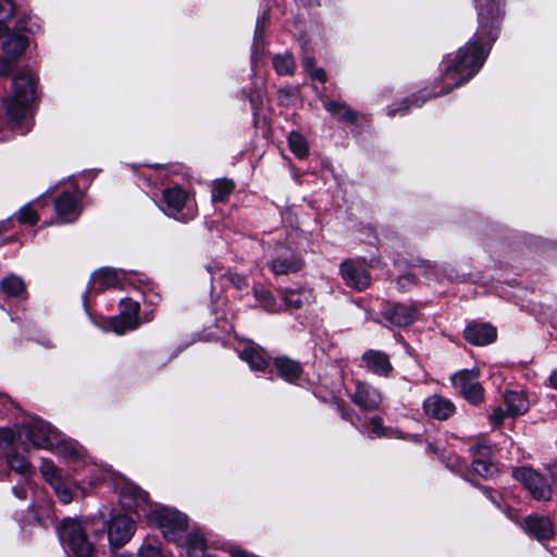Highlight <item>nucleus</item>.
<instances>
[{"instance_id": "nucleus-1", "label": "nucleus", "mask_w": 557, "mask_h": 557, "mask_svg": "<svg viewBox=\"0 0 557 557\" xmlns=\"http://www.w3.org/2000/svg\"><path fill=\"white\" fill-rule=\"evenodd\" d=\"M479 28L474 38L470 40L463 48L459 49L455 63L449 65L443 78L455 79L456 75H460L453 85L443 94H447L456 87L461 86L484 64L491 45L496 40L497 26L502 15V0H476Z\"/></svg>"}, {"instance_id": "nucleus-2", "label": "nucleus", "mask_w": 557, "mask_h": 557, "mask_svg": "<svg viewBox=\"0 0 557 557\" xmlns=\"http://www.w3.org/2000/svg\"><path fill=\"white\" fill-rule=\"evenodd\" d=\"M37 77L29 72H21L14 76L12 94L3 99V106L13 128L21 134L27 133L32 125L28 120L30 103L36 96Z\"/></svg>"}, {"instance_id": "nucleus-3", "label": "nucleus", "mask_w": 557, "mask_h": 557, "mask_svg": "<svg viewBox=\"0 0 557 557\" xmlns=\"http://www.w3.org/2000/svg\"><path fill=\"white\" fill-rule=\"evenodd\" d=\"M59 539L66 552L75 557H92L99 554L97 545L87 536V528L75 519H64L59 528Z\"/></svg>"}, {"instance_id": "nucleus-4", "label": "nucleus", "mask_w": 557, "mask_h": 557, "mask_svg": "<svg viewBox=\"0 0 557 557\" xmlns=\"http://www.w3.org/2000/svg\"><path fill=\"white\" fill-rule=\"evenodd\" d=\"M189 194L177 185L168 187L162 191L161 209L166 215L175 220L188 222L194 219L195 210L189 206Z\"/></svg>"}, {"instance_id": "nucleus-5", "label": "nucleus", "mask_w": 557, "mask_h": 557, "mask_svg": "<svg viewBox=\"0 0 557 557\" xmlns=\"http://www.w3.org/2000/svg\"><path fill=\"white\" fill-rule=\"evenodd\" d=\"M150 519L157 523L168 541H182L188 527L187 516L170 508L154 509L150 513Z\"/></svg>"}, {"instance_id": "nucleus-6", "label": "nucleus", "mask_w": 557, "mask_h": 557, "mask_svg": "<svg viewBox=\"0 0 557 557\" xmlns=\"http://www.w3.org/2000/svg\"><path fill=\"white\" fill-rule=\"evenodd\" d=\"M479 368L457 371L451 377L453 387L470 404L480 405L484 400L485 391L480 383Z\"/></svg>"}, {"instance_id": "nucleus-7", "label": "nucleus", "mask_w": 557, "mask_h": 557, "mask_svg": "<svg viewBox=\"0 0 557 557\" xmlns=\"http://www.w3.org/2000/svg\"><path fill=\"white\" fill-rule=\"evenodd\" d=\"M40 473L62 504L72 503L74 483L71 479L64 478L62 471L52 461L42 460Z\"/></svg>"}, {"instance_id": "nucleus-8", "label": "nucleus", "mask_w": 557, "mask_h": 557, "mask_svg": "<svg viewBox=\"0 0 557 557\" xmlns=\"http://www.w3.org/2000/svg\"><path fill=\"white\" fill-rule=\"evenodd\" d=\"M23 428L27 441L34 447L48 450L53 448V443L58 440L59 432L49 423L32 417Z\"/></svg>"}, {"instance_id": "nucleus-9", "label": "nucleus", "mask_w": 557, "mask_h": 557, "mask_svg": "<svg viewBox=\"0 0 557 557\" xmlns=\"http://www.w3.org/2000/svg\"><path fill=\"white\" fill-rule=\"evenodd\" d=\"M108 541L112 550L124 546L135 533L134 520L124 515L117 513L107 522Z\"/></svg>"}, {"instance_id": "nucleus-10", "label": "nucleus", "mask_w": 557, "mask_h": 557, "mask_svg": "<svg viewBox=\"0 0 557 557\" xmlns=\"http://www.w3.org/2000/svg\"><path fill=\"white\" fill-rule=\"evenodd\" d=\"M512 476L520 481L536 500H548L552 497V488L545 479L528 467H519L512 470Z\"/></svg>"}, {"instance_id": "nucleus-11", "label": "nucleus", "mask_w": 557, "mask_h": 557, "mask_svg": "<svg viewBox=\"0 0 557 557\" xmlns=\"http://www.w3.org/2000/svg\"><path fill=\"white\" fill-rule=\"evenodd\" d=\"M269 267L275 275H287L299 271L302 261L290 248L281 246L276 249V256Z\"/></svg>"}, {"instance_id": "nucleus-12", "label": "nucleus", "mask_w": 557, "mask_h": 557, "mask_svg": "<svg viewBox=\"0 0 557 557\" xmlns=\"http://www.w3.org/2000/svg\"><path fill=\"white\" fill-rule=\"evenodd\" d=\"M58 219L62 223L75 221L81 214L79 197L76 191H64L54 201Z\"/></svg>"}, {"instance_id": "nucleus-13", "label": "nucleus", "mask_w": 557, "mask_h": 557, "mask_svg": "<svg viewBox=\"0 0 557 557\" xmlns=\"http://www.w3.org/2000/svg\"><path fill=\"white\" fill-rule=\"evenodd\" d=\"M341 273L345 283L357 290H363L370 285V276L366 269L352 260H346L341 264Z\"/></svg>"}, {"instance_id": "nucleus-14", "label": "nucleus", "mask_w": 557, "mask_h": 557, "mask_svg": "<svg viewBox=\"0 0 557 557\" xmlns=\"http://www.w3.org/2000/svg\"><path fill=\"white\" fill-rule=\"evenodd\" d=\"M124 276L122 271L103 268L95 271L90 277L88 287L90 292L102 293L107 288L119 287Z\"/></svg>"}, {"instance_id": "nucleus-15", "label": "nucleus", "mask_w": 557, "mask_h": 557, "mask_svg": "<svg viewBox=\"0 0 557 557\" xmlns=\"http://www.w3.org/2000/svg\"><path fill=\"white\" fill-rule=\"evenodd\" d=\"M352 401L363 410L372 411L379 408L382 403L381 392L364 382H357L356 391L352 394Z\"/></svg>"}, {"instance_id": "nucleus-16", "label": "nucleus", "mask_w": 557, "mask_h": 557, "mask_svg": "<svg viewBox=\"0 0 557 557\" xmlns=\"http://www.w3.org/2000/svg\"><path fill=\"white\" fill-rule=\"evenodd\" d=\"M424 413L436 420H447L456 411L454 403L441 395L434 394L423 401Z\"/></svg>"}, {"instance_id": "nucleus-17", "label": "nucleus", "mask_w": 557, "mask_h": 557, "mask_svg": "<svg viewBox=\"0 0 557 557\" xmlns=\"http://www.w3.org/2000/svg\"><path fill=\"white\" fill-rule=\"evenodd\" d=\"M467 342L475 346H485L496 341L497 330L488 323H472L465 331Z\"/></svg>"}, {"instance_id": "nucleus-18", "label": "nucleus", "mask_w": 557, "mask_h": 557, "mask_svg": "<svg viewBox=\"0 0 557 557\" xmlns=\"http://www.w3.org/2000/svg\"><path fill=\"white\" fill-rule=\"evenodd\" d=\"M121 502L129 510L145 512L148 507V494L136 485H126L121 491Z\"/></svg>"}, {"instance_id": "nucleus-19", "label": "nucleus", "mask_w": 557, "mask_h": 557, "mask_svg": "<svg viewBox=\"0 0 557 557\" xmlns=\"http://www.w3.org/2000/svg\"><path fill=\"white\" fill-rule=\"evenodd\" d=\"M524 531L537 540H547L554 535V527L548 517L529 516L523 523Z\"/></svg>"}, {"instance_id": "nucleus-20", "label": "nucleus", "mask_w": 557, "mask_h": 557, "mask_svg": "<svg viewBox=\"0 0 557 557\" xmlns=\"http://www.w3.org/2000/svg\"><path fill=\"white\" fill-rule=\"evenodd\" d=\"M364 367L376 375L387 376L392 370L389 357L379 350H368L362 355Z\"/></svg>"}, {"instance_id": "nucleus-21", "label": "nucleus", "mask_w": 557, "mask_h": 557, "mask_svg": "<svg viewBox=\"0 0 557 557\" xmlns=\"http://www.w3.org/2000/svg\"><path fill=\"white\" fill-rule=\"evenodd\" d=\"M58 456L69 460L78 461L85 457V449L74 440H62L58 435V440L53 443V448L50 449Z\"/></svg>"}, {"instance_id": "nucleus-22", "label": "nucleus", "mask_w": 557, "mask_h": 557, "mask_svg": "<svg viewBox=\"0 0 557 557\" xmlns=\"http://www.w3.org/2000/svg\"><path fill=\"white\" fill-rule=\"evenodd\" d=\"M475 453L479 456L472 461L473 472L484 479L493 478L498 472V468L487 458L491 453L490 447L479 445Z\"/></svg>"}, {"instance_id": "nucleus-23", "label": "nucleus", "mask_w": 557, "mask_h": 557, "mask_svg": "<svg viewBox=\"0 0 557 557\" xmlns=\"http://www.w3.org/2000/svg\"><path fill=\"white\" fill-rule=\"evenodd\" d=\"M384 317L393 325L406 326L414 321L416 310L410 306L397 304L386 308Z\"/></svg>"}, {"instance_id": "nucleus-24", "label": "nucleus", "mask_w": 557, "mask_h": 557, "mask_svg": "<svg viewBox=\"0 0 557 557\" xmlns=\"http://www.w3.org/2000/svg\"><path fill=\"white\" fill-rule=\"evenodd\" d=\"M275 369L277 370L278 375L288 382H294L297 380L301 372V366L299 362L292 360L287 357H277L274 360Z\"/></svg>"}, {"instance_id": "nucleus-25", "label": "nucleus", "mask_w": 557, "mask_h": 557, "mask_svg": "<svg viewBox=\"0 0 557 557\" xmlns=\"http://www.w3.org/2000/svg\"><path fill=\"white\" fill-rule=\"evenodd\" d=\"M239 357L246 361L253 371H264L268 367L264 351L260 347L248 346L240 351Z\"/></svg>"}, {"instance_id": "nucleus-26", "label": "nucleus", "mask_w": 557, "mask_h": 557, "mask_svg": "<svg viewBox=\"0 0 557 557\" xmlns=\"http://www.w3.org/2000/svg\"><path fill=\"white\" fill-rule=\"evenodd\" d=\"M504 400L509 416H520L525 413L529 409V403L522 393L513 391L506 392Z\"/></svg>"}, {"instance_id": "nucleus-27", "label": "nucleus", "mask_w": 557, "mask_h": 557, "mask_svg": "<svg viewBox=\"0 0 557 557\" xmlns=\"http://www.w3.org/2000/svg\"><path fill=\"white\" fill-rule=\"evenodd\" d=\"M282 297L289 309H300L311 301L312 295L307 289H286Z\"/></svg>"}, {"instance_id": "nucleus-28", "label": "nucleus", "mask_w": 557, "mask_h": 557, "mask_svg": "<svg viewBox=\"0 0 557 557\" xmlns=\"http://www.w3.org/2000/svg\"><path fill=\"white\" fill-rule=\"evenodd\" d=\"M324 109L339 121L352 124L357 120L356 113L345 102L329 100L324 102Z\"/></svg>"}, {"instance_id": "nucleus-29", "label": "nucleus", "mask_w": 557, "mask_h": 557, "mask_svg": "<svg viewBox=\"0 0 557 557\" xmlns=\"http://www.w3.org/2000/svg\"><path fill=\"white\" fill-rule=\"evenodd\" d=\"M28 46V38L23 34H9L2 47L7 55L16 57Z\"/></svg>"}, {"instance_id": "nucleus-30", "label": "nucleus", "mask_w": 557, "mask_h": 557, "mask_svg": "<svg viewBox=\"0 0 557 557\" xmlns=\"http://www.w3.org/2000/svg\"><path fill=\"white\" fill-rule=\"evenodd\" d=\"M0 287L9 297H20L26 292L24 281L15 274L5 276L1 281Z\"/></svg>"}, {"instance_id": "nucleus-31", "label": "nucleus", "mask_w": 557, "mask_h": 557, "mask_svg": "<svg viewBox=\"0 0 557 557\" xmlns=\"http://www.w3.org/2000/svg\"><path fill=\"white\" fill-rule=\"evenodd\" d=\"M180 546L185 547L186 553L193 556L206 550L207 541L201 533L191 532L180 543Z\"/></svg>"}, {"instance_id": "nucleus-32", "label": "nucleus", "mask_w": 557, "mask_h": 557, "mask_svg": "<svg viewBox=\"0 0 557 557\" xmlns=\"http://www.w3.org/2000/svg\"><path fill=\"white\" fill-rule=\"evenodd\" d=\"M139 319L127 318V314L120 313L110 320L111 330L117 335L125 334L128 331H133L139 326Z\"/></svg>"}, {"instance_id": "nucleus-33", "label": "nucleus", "mask_w": 557, "mask_h": 557, "mask_svg": "<svg viewBox=\"0 0 557 557\" xmlns=\"http://www.w3.org/2000/svg\"><path fill=\"white\" fill-rule=\"evenodd\" d=\"M273 66L280 75H292L294 74L296 63L290 53L276 54L272 60Z\"/></svg>"}, {"instance_id": "nucleus-34", "label": "nucleus", "mask_w": 557, "mask_h": 557, "mask_svg": "<svg viewBox=\"0 0 557 557\" xmlns=\"http://www.w3.org/2000/svg\"><path fill=\"white\" fill-rule=\"evenodd\" d=\"M288 146L292 152L299 159H305L308 156L309 147L306 138L297 133L292 132L288 135Z\"/></svg>"}, {"instance_id": "nucleus-35", "label": "nucleus", "mask_w": 557, "mask_h": 557, "mask_svg": "<svg viewBox=\"0 0 557 557\" xmlns=\"http://www.w3.org/2000/svg\"><path fill=\"white\" fill-rule=\"evenodd\" d=\"M234 187V183L230 180L223 178L215 181L211 191L212 201H225L226 198L233 193Z\"/></svg>"}, {"instance_id": "nucleus-36", "label": "nucleus", "mask_w": 557, "mask_h": 557, "mask_svg": "<svg viewBox=\"0 0 557 557\" xmlns=\"http://www.w3.org/2000/svg\"><path fill=\"white\" fill-rule=\"evenodd\" d=\"M8 465L13 471L23 476H28L32 473V466L29 461L18 454L8 456Z\"/></svg>"}, {"instance_id": "nucleus-37", "label": "nucleus", "mask_w": 557, "mask_h": 557, "mask_svg": "<svg viewBox=\"0 0 557 557\" xmlns=\"http://www.w3.org/2000/svg\"><path fill=\"white\" fill-rule=\"evenodd\" d=\"M16 218L21 224H29V225H35L39 220L38 213L33 208L32 202L23 206L20 209V211L17 212Z\"/></svg>"}, {"instance_id": "nucleus-38", "label": "nucleus", "mask_w": 557, "mask_h": 557, "mask_svg": "<svg viewBox=\"0 0 557 557\" xmlns=\"http://www.w3.org/2000/svg\"><path fill=\"white\" fill-rule=\"evenodd\" d=\"M253 293L257 300H259L268 311L275 310V299L268 289L255 287Z\"/></svg>"}, {"instance_id": "nucleus-39", "label": "nucleus", "mask_w": 557, "mask_h": 557, "mask_svg": "<svg viewBox=\"0 0 557 557\" xmlns=\"http://www.w3.org/2000/svg\"><path fill=\"white\" fill-rule=\"evenodd\" d=\"M161 549L159 545L150 540H147L138 550V557H160Z\"/></svg>"}, {"instance_id": "nucleus-40", "label": "nucleus", "mask_w": 557, "mask_h": 557, "mask_svg": "<svg viewBox=\"0 0 557 557\" xmlns=\"http://www.w3.org/2000/svg\"><path fill=\"white\" fill-rule=\"evenodd\" d=\"M139 305L131 299H124L121 301V313L127 314V318L138 319Z\"/></svg>"}, {"instance_id": "nucleus-41", "label": "nucleus", "mask_w": 557, "mask_h": 557, "mask_svg": "<svg viewBox=\"0 0 557 557\" xmlns=\"http://www.w3.org/2000/svg\"><path fill=\"white\" fill-rule=\"evenodd\" d=\"M224 276L238 290H242V289L248 287L247 278L244 275H240L238 273L228 272Z\"/></svg>"}, {"instance_id": "nucleus-42", "label": "nucleus", "mask_w": 557, "mask_h": 557, "mask_svg": "<svg viewBox=\"0 0 557 557\" xmlns=\"http://www.w3.org/2000/svg\"><path fill=\"white\" fill-rule=\"evenodd\" d=\"M509 416L507 413V410L504 411L500 407H497L493 410L492 414L490 416V421L494 424V426L498 428L503 424L504 419Z\"/></svg>"}, {"instance_id": "nucleus-43", "label": "nucleus", "mask_w": 557, "mask_h": 557, "mask_svg": "<svg viewBox=\"0 0 557 557\" xmlns=\"http://www.w3.org/2000/svg\"><path fill=\"white\" fill-rule=\"evenodd\" d=\"M14 12L15 8L11 0H0V16L9 18Z\"/></svg>"}, {"instance_id": "nucleus-44", "label": "nucleus", "mask_w": 557, "mask_h": 557, "mask_svg": "<svg viewBox=\"0 0 557 557\" xmlns=\"http://www.w3.org/2000/svg\"><path fill=\"white\" fill-rule=\"evenodd\" d=\"M14 434L9 429H0V448H5L13 443Z\"/></svg>"}, {"instance_id": "nucleus-45", "label": "nucleus", "mask_w": 557, "mask_h": 557, "mask_svg": "<svg viewBox=\"0 0 557 557\" xmlns=\"http://www.w3.org/2000/svg\"><path fill=\"white\" fill-rule=\"evenodd\" d=\"M14 67V62L10 59L0 58V76L9 74Z\"/></svg>"}, {"instance_id": "nucleus-46", "label": "nucleus", "mask_w": 557, "mask_h": 557, "mask_svg": "<svg viewBox=\"0 0 557 557\" xmlns=\"http://www.w3.org/2000/svg\"><path fill=\"white\" fill-rule=\"evenodd\" d=\"M371 425H372V431L374 434H376L377 436L383 435V423H382L381 418H379V417L372 418Z\"/></svg>"}, {"instance_id": "nucleus-47", "label": "nucleus", "mask_w": 557, "mask_h": 557, "mask_svg": "<svg viewBox=\"0 0 557 557\" xmlns=\"http://www.w3.org/2000/svg\"><path fill=\"white\" fill-rule=\"evenodd\" d=\"M310 76L314 79H318L320 81L321 83H325L326 82V73L323 69H315V70H312L311 73H310Z\"/></svg>"}, {"instance_id": "nucleus-48", "label": "nucleus", "mask_w": 557, "mask_h": 557, "mask_svg": "<svg viewBox=\"0 0 557 557\" xmlns=\"http://www.w3.org/2000/svg\"><path fill=\"white\" fill-rule=\"evenodd\" d=\"M265 16H263L262 18H259L257 21V25H256V32H255V38L258 39L262 36V33H263V27H264V23H265Z\"/></svg>"}, {"instance_id": "nucleus-49", "label": "nucleus", "mask_w": 557, "mask_h": 557, "mask_svg": "<svg viewBox=\"0 0 557 557\" xmlns=\"http://www.w3.org/2000/svg\"><path fill=\"white\" fill-rule=\"evenodd\" d=\"M548 385L552 388L557 389V369L552 372V374L548 377Z\"/></svg>"}, {"instance_id": "nucleus-50", "label": "nucleus", "mask_w": 557, "mask_h": 557, "mask_svg": "<svg viewBox=\"0 0 557 557\" xmlns=\"http://www.w3.org/2000/svg\"><path fill=\"white\" fill-rule=\"evenodd\" d=\"M228 553L231 554V557H247L246 552L236 547H232V549H230Z\"/></svg>"}, {"instance_id": "nucleus-51", "label": "nucleus", "mask_w": 557, "mask_h": 557, "mask_svg": "<svg viewBox=\"0 0 557 557\" xmlns=\"http://www.w3.org/2000/svg\"><path fill=\"white\" fill-rule=\"evenodd\" d=\"M12 492L14 493V495L21 499H24L26 498V491L23 488V487H17V486H14L12 488Z\"/></svg>"}, {"instance_id": "nucleus-52", "label": "nucleus", "mask_w": 557, "mask_h": 557, "mask_svg": "<svg viewBox=\"0 0 557 557\" xmlns=\"http://www.w3.org/2000/svg\"><path fill=\"white\" fill-rule=\"evenodd\" d=\"M549 472L552 474L553 478H555L557 480V460H555L554 462H552L549 465Z\"/></svg>"}, {"instance_id": "nucleus-53", "label": "nucleus", "mask_w": 557, "mask_h": 557, "mask_svg": "<svg viewBox=\"0 0 557 557\" xmlns=\"http://www.w3.org/2000/svg\"><path fill=\"white\" fill-rule=\"evenodd\" d=\"M313 64H314V61H313V59H312V58L307 57V58H305V59H304V66H305L306 69H311V70H313Z\"/></svg>"}, {"instance_id": "nucleus-54", "label": "nucleus", "mask_w": 557, "mask_h": 557, "mask_svg": "<svg viewBox=\"0 0 557 557\" xmlns=\"http://www.w3.org/2000/svg\"><path fill=\"white\" fill-rule=\"evenodd\" d=\"M9 30V27L4 24L2 20H0V36L7 34Z\"/></svg>"}, {"instance_id": "nucleus-55", "label": "nucleus", "mask_w": 557, "mask_h": 557, "mask_svg": "<svg viewBox=\"0 0 557 557\" xmlns=\"http://www.w3.org/2000/svg\"><path fill=\"white\" fill-rule=\"evenodd\" d=\"M16 28H17V30L26 29L25 22L22 20L18 21Z\"/></svg>"}, {"instance_id": "nucleus-56", "label": "nucleus", "mask_w": 557, "mask_h": 557, "mask_svg": "<svg viewBox=\"0 0 557 557\" xmlns=\"http://www.w3.org/2000/svg\"><path fill=\"white\" fill-rule=\"evenodd\" d=\"M395 112H396L395 110H391V111L388 112V114H389L391 116H394V115H395Z\"/></svg>"}, {"instance_id": "nucleus-57", "label": "nucleus", "mask_w": 557, "mask_h": 557, "mask_svg": "<svg viewBox=\"0 0 557 557\" xmlns=\"http://www.w3.org/2000/svg\"><path fill=\"white\" fill-rule=\"evenodd\" d=\"M96 535H97V536H102V535H103V532H102V531H100V532L96 533Z\"/></svg>"}, {"instance_id": "nucleus-58", "label": "nucleus", "mask_w": 557, "mask_h": 557, "mask_svg": "<svg viewBox=\"0 0 557 557\" xmlns=\"http://www.w3.org/2000/svg\"><path fill=\"white\" fill-rule=\"evenodd\" d=\"M414 106L420 107L421 103L420 102H414Z\"/></svg>"}]
</instances>
